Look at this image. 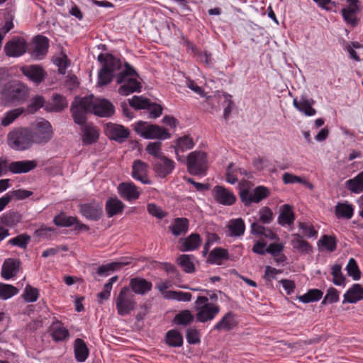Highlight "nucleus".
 Returning a JSON list of instances; mask_svg holds the SVG:
<instances>
[{
    "instance_id": "dca6fc26",
    "label": "nucleus",
    "mask_w": 363,
    "mask_h": 363,
    "mask_svg": "<svg viewBox=\"0 0 363 363\" xmlns=\"http://www.w3.org/2000/svg\"><path fill=\"white\" fill-rule=\"evenodd\" d=\"M147 164L140 160L134 161L132 167V177L143 184H151V181L147 177Z\"/></svg>"
},
{
    "instance_id": "3c124183",
    "label": "nucleus",
    "mask_w": 363,
    "mask_h": 363,
    "mask_svg": "<svg viewBox=\"0 0 363 363\" xmlns=\"http://www.w3.org/2000/svg\"><path fill=\"white\" fill-rule=\"evenodd\" d=\"M24 111L25 108H17L8 111L2 118L1 125L4 127L9 125Z\"/></svg>"
},
{
    "instance_id": "f03ea898",
    "label": "nucleus",
    "mask_w": 363,
    "mask_h": 363,
    "mask_svg": "<svg viewBox=\"0 0 363 363\" xmlns=\"http://www.w3.org/2000/svg\"><path fill=\"white\" fill-rule=\"evenodd\" d=\"M97 60L102 64L98 72L97 84L99 86H106L113 81L117 72L121 69V62L109 53H101L98 55Z\"/></svg>"
},
{
    "instance_id": "603ef678",
    "label": "nucleus",
    "mask_w": 363,
    "mask_h": 363,
    "mask_svg": "<svg viewBox=\"0 0 363 363\" xmlns=\"http://www.w3.org/2000/svg\"><path fill=\"white\" fill-rule=\"evenodd\" d=\"M45 104V99L43 96L40 95H36L35 96H33L26 108L25 109V111H26L28 113L33 114L38 111L40 108H42L44 106Z\"/></svg>"
},
{
    "instance_id": "13d9d810",
    "label": "nucleus",
    "mask_w": 363,
    "mask_h": 363,
    "mask_svg": "<svg viewBox=\"0 0 363 363\" xmlns=\"http://www.w3.org/2000/svg\"><path fill=\"white\" fill-rule=\"evenodd\" d=\"M39 296V291L37 288H35L29 284L26 285L24 289L22 297L23 299L28 303L35 302L38 300Z\"/></svg>"
},
{
    "instance_id": "e433bc0d",
    "label": "nucleus",
    "mask_w": 363,
    "mask_h": 363,
    "mask_svg": "<svg viewBox=\"0 0 363 363\" xmlns=\"http://www.w3.org/2000/svg\"><path fill=\"white\" fill-rule=\"evenodd\" d=\"M183 242L182 251H191L198 249L201 243V239L198 233H191L185 239H181Z\"/></svg>"
},
{
    "instance_id": "680f3d73",
    "label": "nucleus",
    "mask_w": 363,
    "mask_h": 363,
    "mask_svg": "<svg viewBox=\"0 0 363 363\" xmlns=\"http://www.w3.org/2000/svg\"><path fill=\"white\" fill-rule=\"evenodd\" d=\"M318 244L330 252L336 250L337 243L335 237L327 235H323L318 240Z\"/></svg>"
},
{
    "instance_id": "bf43d9fd",
    "label": "nucleus",
    "mask_w": 363,
    "mask_h": 363,
    "mask_svg": "<svg viewBox=\"0 0 363 363\" xmlns=\"http://www.w3.org/2000/svg\"><path fill=\"white\" fill-rule=\"evenodd\" d=\"M30 240V236L26 233H22L9 240L8 244L13 246H18L22 249H26Z\"/></svg>"
},
{
    "instance_id": "f257e3e1",
    "label": "nucleus",
    "mask_w": 363,
    "mask_h": 363,
    "mask_svg": "<svg viewBox=\"0 0 363 363\" xmlns=\"http://www.w3.org/2000/svg\"><path fill=\"white\" fill-rule=\"evenodd\" d=\"M70 112L74 122L79 125L86 123V114L93 113L99 117H111L115 112L114 106L107 99H95L94 96L75 97Z\"/></svg>"
},
{
    "instance_id": "338daca9",
    "label": "nucleus",
    "mask_w": 363,
    "mask_h": 363,
    "mask_svg": "<svg viewBox=\"0 0 363 363\" xmlns=\"http://www.w3.org/2000/svg\"><path fill=\"white\" fill-rule=\"evenodd\" d=\"M166 297L180 301H189L191 298V294L183 291H169L167 293Z\"/></svg>"
},
{
    "instance_id": "c85d7f7f",
    "label": "nucleus",
    "mask_w": 363,
    "mask_h": 363,
    "mask_svg": "<svg viewBox=\"0 0 363 363\" xmlns=\"http://www.w3.org/2000/svg\"><path fill=\"white\" fill-rule=\"evenodd\" d=\"M34 50L33 55L38 58L44 57L48 50L49 40L47 37L38 35L33 40Z\"/></svg>"
},
{
    "instance_id": "4d7b16f0",
    "label": "nucleus",
    "mask_w": 363,
    "mask_h": 363,
    "mask_svg": "<svg viewBox=\"0 0 363 363\" xmlns=\"http://www.w3.org/2000/svg\"><path fill=\"white\" fill-rule=\"evenodd\" d=\"M346 271L348 276L352 277L355 281L359 280L361 277V272L356 260L354 258H350L349 259L346 267Z\"/></svg>"
},
{
    "instance_id": "7c9ffc66",
    "label": "nucleus",
    "mask_w": 363,
    "mask_h": 363,
    "mask_svg": "<svg viewBox=\"0 0 363 363\" xmlns=\"http://www.w3.org/2000/svg\"><path fill=\"white\" fill-rule=\"evenodd\" d=\"M292 236L294 238L291 240V244L294 249L304 254H309L312 252V245L303 239V235L298 233H295L293 234Z\"/></svg>"
},
{
    "instance_id": "de8ad7c7",
    "label": "nucleus",
    "mask_w": 363,
    "mask_h": 363,
    "mask_svg": "<svg viewBox=\"0 0 363 363\" xmlns=\"http://www.w3.org/2000/svg\"><path fill=\"white\" fill-rule=\"evenodd\" d=\"M21 220V216L17 211H9L1 218V222L8 227H14Z\"/></svg>"
},
{
    "instance_id": "79ce46f5",
    "label": "nucleus",
    "mask_w": 363,
    "mask_h": 363,
    "mask_svg": "<svg viewBox=\"0 0 363 363\" xmlns=\"http://www.w3.org/2000/svg\"><path fill=\"white\" fill-rule=\"evenodd\" d=\"M165 341L169 346L178 347L183 345V337L178 330H170L166 333Z\"/></svg>"
},
{
    "instance_id": "412c9836",
    "label": "nucleus",
    "mask_w": 363,
    "mask_h": 363,
    "mask_svg": "<svg viewBox=\"0 0 363 363\" xmlns=\"http://www.w3.org/2000/svg\"><path fill=\"white\" fill-rule=\"evenodd\" d=\"M314 103L315 101L313 99L304 96H302L299 101L296 99H294L293 101L294 107L308 116H312L316 113L315 109L312 106Z\"/></svg>"
},
{
    "instance_id": "20e7f679",
    "label": "nucleus",
    "mask_w": 363,
    "mask_h": 363,
    "mask_svg": "<svg viewBox=\"0 0 363 363\" xmlns=\"http://www.w3.org/2000/svg\"><path fill=\"white\" fill-rule=\"evenodd\" d=\"M8 144L16 150H25L33 145L30 128H18L8 134Z\"/></svg>"
},
{
    "instance_id": "6e6d98bb",
    "label": "nucleus",
    "mask_w": 363,
    "mask_h": 363,
    "mask_svg": "<svg viewBox=\"0 0 363 363\" xmlns=\"http://www.w3.org/2000/svg\"><path fill=\"white\" fill-rule=\"evenodd\" d=\"M18 289L10 284L0 283V298L6 300L17 294Z\"/></svg>"
},
{
    "instance_id": "aec40b11",
    "label": "nucleus",
    "mask_w": 363,
    "mask_h": 363,
    "mask_svg": "<svg viewBox=\"0 0 363 363\" xmlns=\"http://www.w3.org/2000/svg\"><path fill=\"white\" fill-rule=\"evenodd\" d=\"M50 330L51 332L50 335L52 340L56 342H62L69 337V330L64 327L61 321L57 319L53 321L50 325Z\"/></svg>"
},
{
    "instance_id": "c03bdc74",
    "label": "nucleus",
    "mask_w": 363,
    "mask_h": 363,
    "mask_svg": "<svg viewBox=\"0 0 363 363\" xmlns=\"http://www.w3.org/2000/svg\"><path fill=\"white\" fill-rule=\"evenodd\" d=\"M129 104L135 110L150 109L152 105L149 99L142 96H133L132 99H129Z\"/></svg>"
},
{
    "instance_id": "49530a36",
    "label": "nucleus",
    "mask_w": 363,
    "mask_h": 363,
    "mask_svg": "<svg viewBox=\"0 0 363 363\" xmlns=\"http://www.w3.org/2000/svg\"><path fill=\"white\" fill-rule=\"evenodd\" d=\"M128 262H116L100 266L96 273L101 277H107L111 272L121 269L122 267L128 264Z\"/></svg>"
},
{
    "instance_id": "ddd939ff",
    "label": "nucleus",
    "mask_w": 363,
    "mask_h": 363,
    "mask_svg": "<svg viewBox=\"0 0 363 363\" xmlns=\"http://www.w3.org/2000/svg\"><path fill=\"white\" fill-rule=\"evenodd\" d=\"M26 51V43L21 38H13L4 46V52L9 57H18Z\"/></svg>"
},
{
    "instance_id": "ea45409f",
    "label": "nucleus",
    "mask_w": 363,
    "mask_h": 363,
    "mask_svg": "<svg viewBox=\"0 0 363 363\" xmlns=\"http://www.w3.org/2000/svg\"><path fill=\"white\" fill-rule=\"evenodd\" d=\"M354 213L352 204L347 203H337L335 208V214L337 218L350 219Z\"/></svg>"
},
{
    "instance_id": "72a5a7b5",
    "label": "nucleus",
    "mask_w": 363,
    "mask_h": 363,
    "mask_svg": "<svg viewBox=\"0 0 363 363\" xmlns=\"http://www.w3.org/2000/svg\"><path fill=\"white\" fill-rule=\"evenodd\" d=\"M227 228L229 231V236L240 237L245 233V225L244 220L239 218L230 220Z\"/></svg>"
},
{
    "instance_id": "cd10ccee",
    "label": "nucleus",
    "mask_w": 363,
    "mask_h": 363,
    "mask_svg": "<svg viewBox=\"0 0 363 363\" xmlns=\"http://www.w3.org/2000/svg\"><path fill=\"white\" fill-rule=\"evenodd\" d=\"M73 347L75 359L79 362H85L89 355V349L86 342L81 338H77Z\"/></svg>"
},
{
    "instance_id": "6e6552de",
    "label": "nucleus",
    "mask_w": 363,
    "mask_h": 363,
    "mask_svg": "<svg viewBox=\"0 0 363 363\" xmlns=\"http://www.w3.org/2000/svg\"><path fill=\"white\" fill-rule=\"evenodd\" d=\"M269 196V190L264 186H259L255 188L252 192L248 189H242L240 191L241 201L249 206L252 203H259Z\"/></svg>"
},
{
    "instance_id": "7ed1b4c3",
    "label": "nucleus",
    "mask_w": 363,
    "mask_h": 363,
    "mask_svg": "<svg viewBox=\"0 0 363 363\" xmlns=\"http://www.w3.org/2000/svg\"><path fill=\"white\" fill-rule=\"evenodd\" d=\"M2 96L6 102L21 104L29 96V88L19 81H13L5 85Z\"/></svg>"
},
{
    "instance_id": "09e8293b",
    "label": "nucleus",
    "mask_w": 363,
    "mask_h": 363,
    "mask_svg": "<svg viewBox=\"0 0 363 363\" xmlns=\"http://www.w3.org/2000/svg\"><path fill=\"white\" fill-rule=\"evenodd\" d=\"M323 291L320 289H310L308 292L302 296H297V298L304 303L314 302L320 300L323 296Z\"/></svg>"
},
{
    "instance_id": "f3484780",
    "label": "nucleus",
    "mask_w": 363,
    "mask_h": 363,
    "mask_svg": "<svg viewBox=\"0 0 363 363\" xmlns=\"http://www.w3.org/2000/svg\"><path fill=\"white\" fill-rule=\"evenodd\" d=\"M197 310V321L205 323L214 318V317L219 313L220 307L211 303H207L198 308Z\"/></svg>"
},
{
    "instance_id": "4c0bfd02",
    "label": "nucleus",
    "mask_w": 363,
    "mask_h": 363,
    "mask_svg": "<svg viewBox=\"0 0 363 363\" xmlns=\"http://www.w3.org/2000/svg\"><path fill=\"white\" fill-rule=\"evenodd\" d=\"M123 208L124 204L123 202L116 198H110L106 203V211L108 218L121 213Z\"/></svg>"
},
{
    "instance_id": "c756f323",
    "label": "nucleus",
    "mask_w": 363,
    "mask_h": 363,
    "mask_svg": "<svg viewBox=\"0 0 363 363\" xmlns=\"http://www.w3.org/2000/svg\"><path fill=\"white\" fill-rule=\"evenodd\" d=\"M236 325L237 321L235 318V314L233 312L229 311L214 325L213 330L218 331L223 330L230 331Z\"/></svg>"
},
{
    "instance_id": "9b49d317",
    "label": "nucleus",
    "mask_w": 363,
    "mask_h": 363,
    "mask_svg": "<svg viewBox=\"0 0 363 363\" xmlns=\"http://www.w3.org/2000/svg\"><path fill=\"white\" fill-rule=\"evenodd\" d=\"M21 71L26 77L36 84L43 82L47 77V72L45 69L38 65L23 66L21 68Z\"/></svg>"
},
{
    "instance_id": "e2e57ef3",
    "label": "nucleus",
    "mask_w": 363,
    "mask_h": 363,
    "mask_svg": "<svg viewBox=\"0 0 363 363\" xmlns=\"http://www.w3.org/2000/svg\"><path fill=\"white\" fill-rule=\"evenodd\" d=\"M162 143L160 141L150 143L146 148V152L152 155L156 160L163 157V154L161 151Z\"/></svg>"
},
{
    "instance_id": "bb28decb",
    "label": "nucleus",
    "mask_w": 363,
    "mask_h": 363,
    "mask_svg": "<svg viewBox=\"0 0 363 363\" xmlns=\"http://www.w3.org/2000/svg\"><path fill=\"white\" fill-rule=\"evenodd\" d=\"M171 137L168 130L160 127L158 125H149L147 131L144 133V138L146 139H167Z\"/></svg>"
},
{
    "instance_id": "6ab92c4d",
    "label": "nucleus",
    "mask_w": 363,
    "mask_h": 363,
    "mask_svg": "<svg viewBox=\"0 0 363 363\" xmlns=\"http://www.w3.org/2000/svg\"><path fill=\"white\" fill-rule=\"evenodd\" d=\"M38 166V162L35 160H22L12 162L9 164V171L13 174H23L27 173Z\"/></svg>"
},
{
    "instance_id": "f8f14e48",
    "label": "nucleus",
    "mask_w": 363,
    "mask_h": 363,
    "mask_svg": "<svg viewBox=\"0 0 363 363\" xmlns=\"http://www.w3.org/2000/svg\"><path fill=\"white\" fill-rule=\"evenodd\" d=\"M152 166L157 175L161 178H164L172 172L174 169V162L166 156H163L153 161Z\"/></svg>"
},
{
    "instance_id": "69168bd1",
    "label": "nucleus",
    "mask_w": 363,
    "mask_h": 363,
    "mask_svg": "<svg viewBox=\"0 0 363 363\" xmlns=\"http://www.w3.org/2000/svg\"><path fill=\"white\" fill-rule=\"evenodd\" d=\"M298 228L302 230L303 236L308 238H315L318 235L317 230H315L313 225L309 223L301 222L298 224Z\"/></svg>"
},
{
    "instance_id": "0eeeda50",
    "label": "nucleus",
    "mask_w": 363,
    "mask_h": 363,
    "mask_svg": "<svg viewBox=\"0 0 363 363\" xmlns=\"http://www.w3.org/2000/svg\"><path fill=\"white\" fill-rule=\"evenodd\" d=\"M33 145H45L49 143L53 137V129L50 123L46 120L38 122L30 128Z\"/></svg>"
},
{
    "instance_id": "052dcab7",
    "label": "nucleus",
    "mask_w": 363,
    "mask_h": 363,
    "mask_svg": "<svg viewBox=\"0 0 363 363\" xmlns=\"http://www.w3.org/2000/svg\"><path fill=\"white\" fill-rule=\"evenodd\" d=\"M259 218L256 223L259 224H269L274 219V213L267 206L262 208L259 211Z\"/></svg>"
},
{
    "instance_id": "5fc2aeb1",
    "label": "nucleus",
    "mask_w": 363,
    "mask_h": 363,
    "mask_svg": "<svg viewBox=\"0 0 363 363\" xmlns=\"http://www.w3.org/2000/svg\"><path fill=\"white\" fill-rule=\"evenodd\" d=\"M331 269L333 284L336 286H345L346 278L342 273V266L339 264H335L332 267Z\"/></svg>"
},
{
    "instance_id": "774afa93",
    "label": "nucleus",
    "mask_w": 363,
    "mask_h": 363,
    "mask_svg": "<svg viewBox=\"0 0 363 363\" xmlns=\"http://www.w3.org/2000/svg\"><path fill=\"white\" fill-rule=\"evenodd\" d=\"M186 340L191 345H195L200 342L199 331L195 328H189L186 330Z\"/></svg>"
},
{
    "instance_id": "1a4fd4ad",
    "label": "nucleus",
    "mask_w": 363,
    "mask_h": 363,
    "mask_svg": "<svg viewBox=\"0 0 363 363\" xmlns=\"http://www.w3.org/2000/svg\"><path fill=\"white\" fill-rule=\"evenodd\" d=\"M78 206L80 213L89 220L98 221L103 217V205L95 200L81 203Z\"/></svg>"
},
{
    "instance_id": "2eb2a0df",
    "label": "nucleus",
    "mask_w": 363,
    "mask_h": 363,
    "mask_svg": "<svg viewBox=\"0 0 363 363\" xmlns=\"http://www.w3.org/2000/svg\"><path fill=\"white\" fill-rule=\"evenodd\" d=\"M21 264L18 259H6L1 268V277L6 280L16 277L19 272Z\"/></svg>"
},
{
    "instance_id": "864d4df0",
    "label": "nucleus",
    "mask_w": 363,
    "mask_h": 363,
    "mask_svg": "<svg viewBox=\"0 0 363 363\" xmlns=\"http://www.w3.org/2000/svg\"><path fill=\"white\" fill-rule=\"evenodd\" d=\"M194 315L191 314L190 311L184 310L174 316L173 322L177 325L186 326L191 324L194 320Z\"/></svg>"
},
{
    "instance_id": "39448f33",
    "label": "nucleus",
    "mask_w": 363,
    "mask_h": 363,
    "mask_svg": "<svg viewBox=\"0 0 363 363\" xmlns=\"http://www.w3.org/2000/svg\"><path fill=\"white\" fill-rule=\"evenodd\" d=\"M187 170L194 176L206 175L208 170L207 155L203 151L191 152L186 157Z\"/></svg>"
},
{
    "instance_id": "4468645a",
    "label": "nucleus",
    "mask_w": 363,
    "mask_h": 363,
    "mask_svg": "<svg viewBox=\"0 0 363 363\" xmlns=\"http://www.w3.org/2000/svg\"><path fill=\"white\" fill-rule=\"evenodd\" d=\"M215 200L224 206H231L236 201L235 196L226 188L217 185L213 189Z\"/></svg>"
},
{
    "instance_id": "9d476101",
    "label": "nucleus",
    "mask_w": 363,
    "mask_h": 363,
    "mask_svg": "<svg viewBox=\"0 0 363 363\" xmlns=\"http://www.w3.org/2000/svg\"><path fill=\"white\" fill-rule=\"evenodd\" d=\"M106 135L111 140L123 143L129 136L130 132L122 125L108 123L105 128Z\"/></svg>"
},
{
    "instance_id": "a211bd4d",
    "label": "nucleus",
    "mask_w": 363,
    "mask_h": 363,
    "mask_svg": "<svg viewBox=\"0 0 363 363\" xmlns=\"http://www.w3.org/2000/svg\"><path fill=\"white\" fill-rule=\"evenodd\" d=\"M132 293L144 295L152 288V284L142 277H134L130 280L129 286Z\"/></svg>"
},
{
    "instance_id": "4be33fe9",
    "label": "nucleus",
    "mask_w": 363,
    "mask_h": 363,
    "mask_svg": "<svg viewBox=\"0 0 363 363\" xmlns=\"http://www.w3.org/2000/svg\"><path fill=\"white\" fill-rule=\"evenodd\" d=\"M120 84L118 93L123 96H128L134 92H140L142 89L141 83L134 78L125 79L124 82Z\"/></svg>"
},
{
    "instance_id": "473e14b6",
    "label": "nucleus",
    "mask_w": 363,
    "mask_h": 363,
    "mask_svg": "<svg viewBox=\"0 0 363 363\" xmlns=\"http://www.w3.org/2000/svg\"><path fill=\"white\" fill-rule=\"evenodd\" d=\"M82 126L83 127V144L91 145L93 143H95L99 137V133L96 128L93 125H86V123Z\"/></svg>"
},
{
    "instance_id": "5701e85b",
    "label": "nucleus",
    "mask_w": 363,
    "mask_h": 363,
    "mask_svg": "<svg viewBox=\"0 0 363 363\" xmlns=\"http://www.w3.org/2000/svg\"><path fill=\"white\" fill-rule=\"evenodd\" d=\"M118 189L120 196L128 201L136 200L140 196L137 186L133 183H121Z\"/></svg>"
},
{
    "instance_id": "b1692460",
    "label": "nucleus",
    "mask_w": 363,
    "mask_h": 363,
    "mask_svg": "<svg viewBox=\"0 0 363 363\" xmlns=\"http://www.w3.org/2000/svg\"><path fill=\"white\" fill-rule=\"evenodd\" d=\"M363 300V286L360 284H354L344 294L342 303H355Z\"/></svg>"
},
{
    "instance_id": "a18cd8bd",
    "label": "nucleus",
    "mask_w": 363,
    "mask_h": 363,
    "mask_svg": "<svg viewBox=\"0 0 363 363\" xmlns=\"http://www.w3.org/2000/svg\"><path fill=\"white\" fill-rule=\"evenodd\" d=\"M77 222V218L67 216L64 212L55 216L53 218V223L60 227H70Z\"/></svg>"
},
{
    "instance_id": "f704fd0d",
    "label": "nucleus",
    "mask_w": 363,
    "mask_h": 363,
    "mask_svg": "<svg viewBox=\"0 0 363 363\" xmlns=\"http://www.w3.org/2000/svg\"><path fill=\"white\" fill-rule=\"evenodd\" d=\"M295 220V216L291 207L288 204L281 206L280 213L278 216V223L281 225H291Z\"/></svg>"
},
{
    "instance_id": "a878e982",
    "label": "nucleus",
    "mask_w": 363,
    "mask_h": 363,
    "mask_svg": "<svg viewBox=\"0 0 363 363\" xmlns=\"http://www.w3.org/2000/svg\"><path fill=\"white\" fill-rule=\"evenodd\" d=\"M360 11L359 5H348L347 7L342 9L341 12L345 21L355 27L358 24L357 13Z\"/></svg>"
},
{
    "instance_id": "0e129e2a",
    "label": "nucleus",
    "mask_w": 363,
    "mask_h": 363,
    "mask_svg": "<svg viewBox=\"0 0 363 363\" xmlns=\"http://www.w3.org/2000/svg\"><path fill=\"white\" fill-rule=\"evenodd\" d=\"M125 69L117 77V84H121L125 79L131 78L132 76H138L135 69L128 62L124 64Z\"/></svg>"
},
{
    "instance_id": "58836bf2",
    "label": "nucleus",
    "mask_w": 363,
    "mask_h": 363,
    "mask_svg": "<svg viewBox=\"0 0 363 363\" xmlns=\"http://www.w3.org/2000/svg\"><path fill=\"white\" fill-rule=\"evenodd\" d=\"M194 259L191 255L183 254L178 257L177 262L184 272L191 274L195 272Z\"/></svg>"
},
{
    "instance_id": "423d86ee",
    "label": "nucleus",
    "mask_w": 363,
    "mask_h": 363,
    "mask_svg": "<svg viewBox=\"0 0 363 363\" xmlns=\"http://www.w3.org/2000/svg\"><path fill=\"white\" fill-rule=\"evenodd\" d=\"M116 308L117 313L121 316L129 315L135 308L136 301L135 295L132 293L129 287H123L116 301Z\"/></svg>"
},
{
    "instance_id": "c9c22d12",
    "label": "nucleus",
    "mask_w": 363,
    "mask_h": 363,
    "mask_svg": "<svg viewBox=\"0 0 363 363\" xmlns=\"http://www.w3.org/2000/svg\"><path fill=\"white\" fill-rule=\"evenodd\" d=\"M189 225V221L186 218H177L169 228L174 235L179 236L187 232Z\"/></svg>"
},
{
    "instance_id": "393cba45",
    "label": "nucleus",
    "mask_w": 363,
    "mask_h": 363,
    "mask_svg": "<svg viewBox=\"0 0 363 363\" xmlns=\"http://www.w3.org/2000/svg\"><path fill=\"white\" fill-rule=\"evenodd\" d=\"M194 146L193 139L189 135H184L179 138L176 140V144L174 147L177 158L179 161L184 160L183 157L180 156V152H184L187 150L192 149Z\"/></svg>"
},
{
    "instance_id": "8fccbe9b",
    "label": "nucleus",
    "mask_w": 363,
    "mask_h": 363,
    "mask_svg": "<svg viewBox=\"0 0 363 363\" xmlns=\"http://www.w3.org/2000/svg\"><path fill=\"white\" fill-rule=\"evenodd\" d=\"M52 104L51 111L60 112L67 107L68 103L66 98L60 94H54L52 96Z\"/></svg>"
},
{
    "instance_id": "2f4dec72",
    "label": "nucleus",
    "mask_w": 363,
    "mask_h": 363,
    "mask_svg": "<svg viewBox=\"0 0 363 363\" xmlns=\"http://www.w3.org/2000/svg\"><path fill=\"white\" fill-rule=\"evenodd\" d=\"M251 233L257 236H263L272 240H279V236L270 228H265L259 223H252L251 224Z\"/></svg>"
},
{
    "instance_id": "a19ab883",
    "label": "nucleus",
    "mask_w": 363,
    "mask_h": 363,
    "mask_svg": "<svg viewBox=\"0 0 363 363\" xmlns=\"http://www.w3.org/2000/svg\"><path fill=\"white\" fill-rule=\"evenodd\" d=\"M346 187L354 194L363 192V171L353 179L347 180L346 182Z\"/></svg>"
},
{
    "instance_id": "37998d69",
    "label": "nucleus",
    "mask_w": 363,
    "mask_h": 363,
    "mask_svg": "<svg viewBox=\"0 0 363 363\" xmlns=\"http://www.w3.org/2000/svg\"><path fill=\"white\" fill-rule=\"evenodd\" d=\"M228 259L229 253L228 250L222 247H216L210 252L208 261L211 263L220 264L221 260H227Z\"/></svg>"
}]
</instances>
